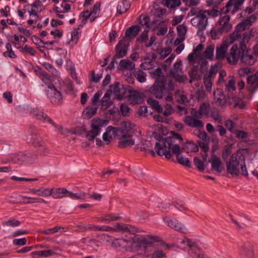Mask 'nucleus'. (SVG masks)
<instances>
[{
	"label": "nucleus",
	"mask_w": 258,
	"mask_h": 258,
	"mask_svg": "<svg viewBox=\"0 0 258 258\" xmlns=\"http://www.w3.org/2000/svg\"><path fill=\"white\" fill-rule=\"evenodd\" d=\"M182 141L179 134L174 133L172 136L163 138L156 142L154 149L159 156L164 155L168 160L174 161L173 155H175L178 163L189 168L191 167L189 160L181 155L183 149L180 147V144Z\"/></svg>",
	"instance_id": "1"
},
{
	"label": "nucleus",
	"mask_w": 258,
	"mask_h": 258,
	"mask_svg": "<svg viewBox=\"0 0 258 258\" xmlns=\"http://www.w3.org/2000/svg\"><path fill=\"white\" fill-rule=\"evenodd\" d=\"M245 156L243 150H237L232 154L226 161V170L228 174L237 176L241 174L247 176L248 171L246 167Z\"/></svg>",
	"instance_id": "2"
},
{
	"label": "nucleus",
	"mask_w": 258,
	"mask_h": 258,
	"mask_svg": "<svg viewBox=\"0 0 258 258\" xmlns=\"http://www.w3.org/2000/svg\"><path fill=\"white\" fill-rule=\"evenodd\" d=\"M218 11L215 10H204L200 8H192L188 15L194 16L190 20L191 25L198 29V34H200L203 30L206 29L208 23V16H217Z\"/></svg>",
	"instance_id": "3"
},
{
	"label": "nucleus",
	"mask_w": 258,
	"mask_h": 258,
	"mask_svg": "<svg viewBox=\"0 0 258 258\" xmlns=\"http://www.w3.org/2000/svg\"><path fill=\"white\" fill-rule=\"evenodd\" d=\"M256 17L251 15L243 20L236 27L235 30L230 34L229 36V41L230 43H233L235 41H238L240 43V45L243 44L245 45V43H247L252 36L251 31H247L242 32L248 29L251 25L252 23L255 20Z\"/></svg>",
	"instance_id": "4"
},
{
	"label": "nucleus",
	"mask_w": 258,
	"mask_h": 258,
	"mask_svg": "<svg viewBox=\"0 0 258 258\" xmlns=\"http://www.w3.org/2000/svg\"><path fill=\"white\" fill-rule=\"evenodd\" d=\"M136 132L135 125L131 122H122L118 135V146L120 148H126L134 145L135 141L132 137Z\"/></svg>",
	"instance_id": "5"
},
{
	"label": "nucleus",
	"mask_w": 258,
	"mask_h": 258,
	"mask_svg": "<svg viewBox=\"0 0 258 258\" xmlns=\"http://www.w3.org/2000/svg\"><path fill=\"white\" fill-rule=\"evenodd\" d=\"M179 243L184 249L187 250V258H209L202 253L196 243L187 237L181 239Z\"/></svg>",
	"instance_id": "6"
},
{
	"label": "nucleus",
	"mask_w": 258,
	"mask_h": 258,
	"mask_svg": "<svg viewBox=\"0 0 258 258\" xmlns=\"http://www.w3.org/2000/svg\"><path fill=\"white\" fill-rule=\"evenodd\" d=\"M108 123L106 119L95 118L91 121L90 130L86 132V137L89 141H93L94 139L101 133V128L106 126Z\"/></svg>",
	"instance_id": "7"
},
{
	"label": "nucleus",
	"mask_w": 258,
	"mask_h": 258,
	"mask_svg": "<svg viewBox=\"0 0 258 258\" xmlns=\"http://www.w3.org/2000/svg\"><path fill=\"white\" fill-rule=\"evenodd\" d=\"M30 112L32 116L36 119L40 120L43 122H47L51 124L53 126L57 129V131L59 132L61 135H67L69 133H75L74 132H72L70 130L67 129L63 130L61 126H59L55 123L51 118L42 111L37 109H31Z\"/></svg>",
	"instance_id": "8"
},
{
	"label": "nucleus",
	"mask_w": 258,
	"mask_h": 258,
	"mask_svg": "<svg viewBox=\"0 0 258 258\" xmlns=\"http://www.w3.org/2000/svg\"><path fill=\"white\" fill-rule=\"evenodd\" d=\"M246 46L240 45L239 47L237 45H233L230 49L229 52L226 55V58L230 64H235L240 60L241 54L243 53V49H246Z\"/></svg>",
	"instance_id": "9"
},
{
	"label": "nucleus",
	"mask_w": 258,
	"mask_h": 258,
	"mask_svg": "<svg viewBox=\"0 0 258 258\" xmlns=\"http://www.w3.org/2000/svg\"><path fill=\"white\" fill-rule=\"evenodd\" d=\"M238 252L242 258H255V249L252 242L247 241L238 247Z\"/></svg>",
	"instance_id": "10"
},
{
	"label": "nucleus",
	"mask_w": 258,
	"mask_h": 258,
	"mask_svg": "<svg viewBox=\"0 0 258 258\" xmlns=\"http://www.w3.org/2000/svg\"><path fill=\"white\" fill-rule=\"evenodd\" d=\"M218 71L219 66L217 64H215L212 66L209 71L205 74L204 76V84L207 91H211L213 81Z\"/></svg>",
	"instance_id": "11"
},
{
	"label": "nucleus",
	"mask_w": 258,
	"mask_h": 258,
	"mask_svg": "<svg viewBox=\"0 0 258 258\" xmlns=\"http://www.w3.org/2000/svg\"><path fill=\"white\" fill-rule=\"evenodd\" d=\"M165 90L163 81L156 80L154 84L149 89L148 93L157 99L163 98Z\"/></svg>",
	"instance_id": "12"
},
{
	"label": "nucleus",
	"mask_w": 258,
	"mask_h": 258,
	"mask_svg": "<svg viewBox=\"0 0 258 258\" xmlns=\"http://www.w3.org/2000/svg\"><path fill=\"white\" fill-rule=\"evenodd\" d=\"M46 92L48 97L52 104L58 105L62 103V98L61 93L55 88L53 85H49Z\"/></svg>",
	"instance_id": "13"
},
{
	"label": "nucleus",
	"mask_w": 258,
	"mask_h": 258,
	"mask_svg": "<svg viewBox=\"0 0 258 258\" xmlns=\"http://www.w3.org/2000/svg\"><path fill=\"white\" fill-rule=\"evenodd\" d=\"M129 40L126 38H123L120 40L115 47L116 54L114 56V60L117 58L124 57L126 55Z\"/></svg>",
	"instance_id": "14"
},
{
	"label": "nucleus",
	"mask_w": 258,
	"mask_h": 258,
	"mask_svg": "<svg viewBox=\"0 0 258 258\" xmlns=\"http://www.w3.org/2000/svg\"><path fill=\"white\" fill-rule=\"evenodd\" d=\"M163 220L164 223L169 227L178 232L184 233L186 230L185 226L176 219L166 216L163 218Z\"/></svg>",
	"instance_id": "15"
},
{
	"label": "nucleus",
	"mask_w": 258,
	"mask_h": 258,
	"mask_svg": "<svg viewBox=\"0 0 258 258\" xmlns=\"http://www.w3.org/2000/svg\"><path fill=\"white\" fill-rule=\"evenodd\" d=\"M182 71V61L179 60L176 61L172 70L170 71L171 76L177 81L182 83L186 81L187 77L180 74Z\"/></svg>",
	"instance_id": "16"
},
{
	"label": "nucleus",
	"mask_w": 258,
	"mask_h": 258,
	"mask_svg": "<svg viewBox=\"0 0 258 258\" xmlns=\"http://www.w3.org/2000/svg\"><path fill=\"white\" fill-rule=\"evenodd\" d=\"M120 129L112 126H109L106 128L105 132L103 134L102 139L105 144H109L113 139L117 137L120 134Z\"/></svg>",
	"instance_id": "17"
},
{
	"label": "nucleus",
	"mask_w": 258,
	"mask_h": 258,
	"mask_svg": "<svg viewBox=\"0 0 258 258\" xmlns=\"http://www.w3.org/2000/svg\"><path fill=\"white\" fill-rule=\"evenodd\" d=\"M244 1V0H229L222 11L224 14L229 12L234 14L241 9Z\"/></svg>",
	"instance_id": "18"
},
{
	"label": "nucleus",
	"mask_w": 258,
	"mask_h": 258,
	"mask_svg": "<svg viewBox=\"0 0 258 258\" xmlns=\"http://www.w3.org/2000/svg\"><path fill=\"white\" fill-rule=\"evenodd\" d=\"M111 246L119 251H129L128 239L114 238L111 242Z\"/></svg>",
	"instance_id": "19"
},
{
	"label": "nucleus",
	"mask_w": 258,
	"mask_h": 258,
	"mask_svg": "<svg viewBox=\"0 0 258 258\" xmlns=\"http://www.w3.org/2000/svg\"><path fill=\"white\" fill-rule=\"evenodd\" d=\"M58 251H61L59 247L53 246L51 249L38 250L32 252L31 253V255L33 258L47 257L56 254Z\"/></svg>",
	"instance_id": "20"
},
{
	"label": "nucleus",
	"mask_w": 258,
	"mask_h": 258,
	"mask_svg": "<svg viewBox=\"0 0 258 258\" xmlns=\"http://www.w3.org/2000/svg\"><path fill=\"white\" fill-rule=\"evenodd\" d=\"M139 236L142 249L146 248L152 244L158 241L159 240V237L151 235L146 236L139 235Z\"/></svg>",
	"instance_id": "21"
},
{
	"label": "nucleus",
	"mask_w": 258,
	"mask_h": 258,
	"mask_svg": "<svg viewBox=\"0 0 258 258\" xmlns=\"http://www.w3.org/2000/svg\"><path fill=\"white\" fill-rule=\"evenodd\" d=\"M26 140L28 143L32 145L35 148H37L38 146H42L43 142L40 135L35 131L31 132Z\"/></svg>",
	"instance_id": "22"
},
{
	"label": "nucleus",
	"mask_w": 258,
	"mask_h": 258,
	"mask_svg": "<svg viewBox=\"0 0 258 258\" xmlns=\"http://www.w3.org/2000/svg\"><path fill=\"white\" fill-rule=\"evenodd\" d=\"M209 162L211 163V168L213 170L221 173L224 170V167L221 158L214 154H212V159Z\"/></svg>",
	"instance_id": "23"
},
{
	"label": "nucleus",
	"mask_w": 258,
	"mask_h": 258,
	"mask_svg": "<svg viewBox=\"0 0 258 258\" xmlns=\"http://www.w3.org/2000/svg\"><path fill=\"white\" fill-rule=\"evenodd\" d=\"M240 63L243 66H251L255 62V58L253 55L249 54L248 50L243 49V53H242L240 58Z\"/></svg>",
	"instance_id": "24"
},
{
	"label": "nucleus",
	"mask_w": 258,
	"mask_h": 258,
	"mask_svg": "<svg viewBox=\"0 0 258 258\" xmlns=\"http://www.w3.org/2000/svg\"><path fill=\"white\" fill-rule=\"evenodd\" d=\"M115 229L113 232L122 231V232H128L132 233H135L137 232V228L130 225L125 224L116 223L114 227H113Z\"/></svg>",
	"instance_id": "25"
},
{
	"label": "nucleus",
	"mask_w": 258,
	"mask_h": 258,
	"mask_svg": "<svg viewBox=\"0 0 258 258\" xmlns=\"http://www.w3.org/2000/svg\"><path fill=\"white\" fill-rule=\"evenodd\" d=\"M247 83L248 85V91L250 93H253L258 88V72L248 76L247 78Z\"/></svg>",
	"instance_id": "26"
},
{
	"label": "nucleus",
	"mask_w": 258,
	"mask_h": 258,
	"mask_svg": "<svg viewBox=\"0 0 258 258\" xmlns=\"http://www.w3.org/2000/svg\"><path fill=\"white\" fill-rule=\"evenodd\" d=\"M230 19V16L225 15L217 22V24L220 26L219 28L221 32H227L231 29V25L229 23Z\"/></svg>",
	"instance_id": "27"
},
{
	"label": "nucleus",
	"mask_w": 258,
	"mask_h": 258,
	"mask_svg": "<svg viewBox=\"0 0 258 258\" xmlns=\"http://www.w3.org/2000/svg\"><path fill=\"white\" fill-rule=\"evenodd\" d=\"M139 235L128 239L129 251L135 252L142 249Z\"/></svg>",
	"instance_id": "28"
},
{
	"label": "nucleus",
	"mask_w": 258,
	"mask_h": 258,
	"mask_svg": "<svg viewBox=\"0 0 258 258\" xmlns=\"http://www.w3.org/2000/svg\"><path fill=\"white\" fill-rule=\"evenodd\" d=\"M214 102L217 105L224 106L226 103L225 95L221 89H217L214 92Z\"/></svg>",
	"instance_id": "29"
},
{
	"label": "nucleus",
	"mask_w": 258,
	"mask_h": 258,
	"mask_svg": "<svg viewBox=\"0 0 258 258\" xmlns=\"http://www.w3.org/2000/svg\"><path fill=\"white\" fill-rule=\"evenodd\" d=\"M228 47V44L226 42H223L216 47V58L221 60L225 58Z\"/></svg>",
	"instance_id": "30"
},
{
	"label": "nucleus",
	"mask_w": 258,
	"mask_h": 258,
	"mask_svg": "<svg viewBox=\"0 0 258 258\" xmlns=\"http://www.w3.org/2000/svg\"><path fill=\"white\" fill-rule=\"evenodd\" d=\"M184 122L189 126L196 128H202L204 126L203 122L191 116H186Z\"/></svg>",
	"instance_id": "31"
},
{
	"label": "nucleus",
	"mask_w": 258,
	"mask_h": 258,
	"mask_svg": "<svg viewBox=\"0 0 258 258\" xmlns=\"http://www.w3.org/2000/svg\"><path fill=\"white\" fill-rule=\"evenodd\" d=\"M174 97L179 104H185L189 102L187 94L182 90H176L174 92Z\"/></svg>",
	"instance_id": "32"
},
{
	"label": "nucleus",
	"mask_w": 258,
	"mask_h": 258,
	"mask_svg": "<svg viewBox=\"0 0 258 258\" xmlns=\"http://www.w3.org/2000/svg\"><path fill=\"white\" fill-rule=\"evenodd\" d=\"M140 30V26L137 25L132 26L126 30L125 35L123 38H127L130 41L131 39L135 37L138 34Z\"/></svg>",
	"instance_id": "33"
},
{
	"label": "nucleus",
	"mask_w": 258,
	"mask_h": 258,
	"mask_svg": "<svg viewBox=\"0 0 258 258\" xmlns=\"http://www.w3.org/2000/svg\"><path fill=\"white\" fill-rule=\"evenodd\" d=\"M51 196L54 199H62L65 197V194H68L69 190L64 187L50 188Z\"/></svg>",
	"instance_id": "34"
},
{
	"label": "nucleus",
	"mask_w": 258,
	"mask_h": 258,
	"mask_svg": "<svg viewBox=\"0 0 258 258\" xmlns=\"http://www.w3.org/2000/svg\"><path fill=\"white\" fill-rule=\"evenodd\" d=\"M29 192L37 195L40 197H49L51 196L50 188L48 187L39 188L38 189L30 188Z\"/></svg>",
	"instance_id": "35"
},
{
	"label": "nucleus",
	"mask_w": 258,
	"mask_h": 258,
	"mask_svg": "<svg viewBox=\"0 0 258 258\" xmlns=\"http://www.w3.org/2000/svg\"><path fill=\"white\" fill-rule=\"evenodd\" d=\"M111 91H107L101 100V107L103 109H107L112 105L110 100Z\"/></svg>",
	"instance_id": "36"
},
{
	"label": "nucleus",
	"mask_w": 258,
	"mask_h": 258,
	"mask_svg": "<svg viewBox=\"0 0 258 258\" xmlns=\"http://www.w3.org/2000/svg\"><path fill=\"white\" fill-rule=\"evenodd\" d=\"M67 51L65 49H58L56 55V63L58 66H62L63 60L67 59Z\"/></svg>",
	"instance_id": "37"
},
{
	"label": "nucleus",
	"mask_w": 258,
	"mask_h": 258,
	"mask_svg": "<svg viewBox=\"0 0 258 258\" xmlns=\"http://www.w3.org/2000/svg\"><path fill=\"white\" fill-rule=\"evenodd\" d=\"M129 101L134 104H137L142 101V97L139 92L133 90L130 92Z\"/></svg>",
	"instance_id": "38"
},
{
	"label": "nucleus",
	"mask_w": 258,
	"mask_h": 258,
	"mask_svg": "<svg viewBox=\"0 0 258 258\" xmlns=\"http://www.w3.org/2000/svg\"><path fill=\"white\" fill-rule=\"evenodd\" d=\"M202 71L199 72L197 66H194L191 69L189 73V75L191 78L189 80V82L191 83L192 80H200L202 78Z\"/></svg>",
	"instance_id": "39"
},
{
	"label": "nucleus",
	"mask_w": 258,
	"mask_h": 258,
	"mask_svg": "<svg viewBox=\"0 0 258 258\" xmlns=\"http://www.w3.org/2000/svg\"><path fill=\"white\" fill-rule=\"evenodd\" d=\"M108 91H111V94L113 93L117 96L120 95L121 97L122 95H121V94H123L124 93L122 86L118 82L115 83L114 85H111L110 89Z\"/></svg>",
	"instance_id": "40"
},
{
	"label": "nucleus",
	"mask_w": 258,
	"mask_h": 258,
	"mask_svg": "<svg viewBox=\"0 0 258 258\" xmlns=\"http://www.w3.org/2000/svg\"><path fill=\"white\" fill-rule=\"evenodd\" d=\"M130 3L127 1H122L118 3L117 11V13L122 14L126 12V11L130 8Z\"/></svg>",
	"instance_id": "41"
},
{
	"label": "nucleus",
	"mask_w": 258,
	"mask_h": 258,
	"mask_svg": "<svg viewBox=\"0 0 258 258\" xmlns=\"http://www.w3.org/2000/svg\"><path fill=\"white\" fill-rule=\"evenodd\" d=\"M11 159L15 163L22 164L23 162H26L25 154L23 152H19L12 155Z\"/></svg>",
	"instance_id": "42"
},
{
	"label": "nucleus",
	"mask_w": 258,
	"mask_h": 258,
	"mask_svg": "<svg viewBox=\"0 0 258 258\" xmlns=\"http://www.w3.org/2000/svg\"><path fill=\"white\" fill-rule=\"evenodd\" d=\"M98 107L96 106H87L83 111V114L87 118H90L97 112Z\"/></svg>",
	"instance_id": "43"
},
{
	"label": "nucleus",
	"mask_w": 258,
	"mask_h": 258,
	"mask_svg": "<svg viewBox=\"0 0 258 258\" xmlns=\"http://www.w3.org/2000/svg\"><path fill=\"white\" fill-rule=\"evenodd\" d=\"M162 4L169 9H174L181 4L180 0H163Z\"/></svg>",
	"instance_id": "44"
},
{
	"label": "nucleus",
	"mask_w": 258,
	"mask_h": 258,
	"mask_svg": "<svg viewBox=\"0 0 258 258\" xmlns=\"http://www.w3.org/2000/svg\"><path fill=\"white\" fill-rule=\"evenodd\" d=\"M147 103L155 108L158 113L162 112L163 108L159 104L157 100L152 98H149L147 99Z\"/></svg>",
	"instance_id": "45"
},
{
	"label": "nucleus",
	"mask_w": 258,
	"mask_h": 258,
	"mask_svg": "<svg viewBox=\"0 0 258 258\" xmlns=\"http://www.w3.org/2000/svg\"><path fill=\"white\" fill-rule=\"evenodd\" d=\"M228 83L225 85V91L227 92L233 91L235 90V80L233 76H229L228 78Z\"/></svg>",
	"instance_id": "46"
},
{
	"label": "nucleus",
	"mask_w": 258,
	"mask_h": 258,
	"mask_svg": "<svg viewBox=\"0 0 258 258\" xmlns=\"http://www.w3.org/2000/svg\"><path fill=\"white\" fill-rule=\"evenodd\" d=\"M134 77L140 83L145 82L146 80V74L141 70H137L134 72Z\"/></svg>",
	"instance_id": "47"
},
{
	"label": "nucleus",
	"mask_w": 258,
	"mask_h": 258,
	"mask_svg": "<svg viewBox=\"0 0 258 258\" xmlns=\"http://www.w3.org/2000/svg\"><path fill=\"white\" fill-rule=\"evenodd\" d=\"M186 149L188 152H197L199 151L198 146L192 141H187L182 149Z\"/></svg>",
	"instance_id": "48"
},
{
	"label": "nucleus",
	"mask_w": 258,
	"mask_h": 258,
	"mask_svg": "<svg viewBox=\"0 0 258 258\" xmlns=\"http://www.w3.org/2000/svg\"><path fill=\"white\" fill-rule=\"evenodd\" d=\"M23 199H28L29 201L25 202L24 204H31L35 203H42L44 204H47V202L45 200L39 198H32V197H28L25 196H20Z\"/></svg>",
	"instance_id": "49"
},
{
	"label": "nucleus",
	"mask_w": 258,
	"mask_h": 258,
	"mask_svg": "<svg viewBox=\"0 0 258 258\" xmlns=\"http://www.w3.org/2000/svg\"><path fill=\"white\" fill-rule=\"evenodd\" d=\"M80 34V32L79 31V28H77L72 31L71 39L69 41V43L72 44L73 46L76 44L79 38Z\"/></svg>",
	"instance_id": "50"
},
{
	"label": "nucleus",
	"mask_w": 258,
	"mask_h": 258,
	"mask_svg": "<svg viewBox=\"0 0 258 258\" xmlns=\"http://www.w3.org/2000/svg\"><path fill=\"white\" fill-rule=\"evenodd\" d=\"M119 66L121 69H128L132 70L135 68V64L127 59H122L119 62Z\"/></svg>",
	"instance_id": "51"
},
{
	"label": "nucleus",
	"mask_w": 258,
	"mask_h": 258,
	"mask_svg": "<svg viewBox=\"0 0 258 258\" xmlns=\"http://www.w3.org/2000/svg\"><path fill=\"white\" fill-rule=\"evenodd\" d=\"M97 237L103 242L106 244H110L111 245V242L113 240L112 239V237L107 234L98 233L97 234Z\"/></svg>",
	"instance_id": "52"
},
{
	"label": "nucleus",
	"mask_w": 258,
	"mask_h": 258,
	"mask_svg": "<svg viewBox=\"0 0 258 258\" xmlns=\"http://www.w3.org/2000/svg\"><path fill=\"white\" fill-rule=\"evenodd\" d=\"M7 51L4 53V55L5 57H9L11 58H15L17 57V55L15 53L12 49V45L10 43H7L6 46Z\"/></svg>",
	"instance_id": "53"
},
{
	"label": "nucleus",
	"mask_w": 258,
	"mask_h": 258,
	"mask_svg": "<svg viewBox=\"0 0 258 258\" xmlns=\"http://www.w3.org/2000/svg\"><path fill=\"white\" fill-rule=\"evenodd\" d=\"M214 45H211L208 46L205 52H204V56L206 58L209 59H212L213 58V54H214Z\"/></svg>",
	"instance_id": "54"
},
{
	"label": "nucleus",
	"mask_w": 258,
	"mask_h": 258,
	"mask_svg": "<svg viewBox=\"0 0 258 258\" xmlns=\"http://www.w3.org/2000/svg\"><path fill=\"white\" fill-rule=\"evenodd\" d=\"M44 68L50 73L52 74L54 77H58L59 76V74L57 70H56L53 66L47 62L44 63L43 64Z\"/></svg>",
	"instance_id": "55"
},
{
	"label": "nucleus",
	"mask_w": 258,
	"mask_h": 258,
	"mask_svg": "<svg viewBox=\"0 0 258 258\" xmlns=\"http://www.w3.org/2000/svg\"><path fill=\"white\" fill-rule=\"evenodd\" d=\"M36 148L40 155L45 156L49 154V150L45 146L44 142L42 143V146H38Z\"/></svg>",
	"instance_id": "56"
},
{
	"label": "nucleus",
	"mask_w": 258,
	"mask_h": 258,
	"mask_svg": "<svg viewBox=\"0 0 258 258\" xmlns=\"http://www.w3.org/2000/svg\"><path fill=\"white\" fill-rule=\"evenodd\" d=\"M187 60L189 63H191L195 66V64L198 62L200 59V57L198 56V54L192 52L187 56Z\"/></svg>",
	"instance_id": "57"
},
{
	"label": "nucleus",
	"mask_w": 258,
	"mask_h": 258,
	"mask_svg": "<svg viewBox=\"0 0 258 258\" xmlns=\"http://www.w3.org/2000/svg\"><path fill=\"white\" fill-rule=\"evenodd\" d=\"M120 217L118 214H111L105 215L102 217V220L106 222H111L119 219Z\"/></svg>",
	"instance_id": "58"
},
{
	"label": "nucleus",
	"mask_w": 258,
	"mask_h": 258,
	"mask_svg": "<svg viewBox=\"0 0 258 258\" xmlns=\"http://www.w3.org/2000/svg\"><path fill=\"white\" fill-rule=\"evenodd\" d=\"M223 33H224V32H221L219 28L217 29L213 28L210 31V35L213 39L219 38Z\"/></svg>",
	"instance_id": "59"
},
{
	"label": "nucleus",
	"mask_w": 258,
	"mask_h": 258,
	"mask_svg": "<svg viewBox=\"0 0 258 258\" xmlns=\"http://www.w3.org/2000/svg\"><path fill=\"white\" fill-rule=\"evenodd\" d=\"M83 242L86 244L93 247L96 250H97V248L99 247V245L97 243V241L95 239L84 238L83 239Z\"/></svg>",
	"instance_id": "60"
},
{
	"label": "nucleus",
	"mask_w": 258,
	"mask_h": 258,
	"mask_svg": "<svg viewBox=\"0 0 258 258\" xmlns=\"http://www.w3.org/2000/svg\"><path fill=\"white\" fill-rule=\"evenodd\" d=\"M194 134L195 135L198 136L200 139L204 140V141H209V138L208 137L207 133L204 131H201L199 130H195L194 131Z\"/></svg>",
	"instance_id": "61"
},
{
	"label": "nucleus",
	"mask_w": 258,
	"mask_h": 258,
	"mask_svg": "<svg viewBox=\"0 0 258 258\" xmlns=\"http://www.w3.org/2000/svg\"><path fill=\"white\" fill-rule=\"evenodd\" d=\"M164 111L163 112V114L165 116H168L175 112V109L171 104H166L164 105Z\"/></svg>",
	"instance_id": "62"
},
{
	"label": "nucleus",
	"mask_w": 258,
	"mask_h": 258,
	"mask_svg": "<svg viewBox=\"0 0 258 258\" xmlns=\"http://www.w3.org/2000/svg\"><path fill=\"white\" fill-rule=\"evenodd\" d=\"M68 197L73 199L82 200L84 199L85 197V194L84 192L74 194L71 191H69V192H68Z\"/></svg>",
	"instance_id": "63"
},
{
	"label": "nucleus",
	"mask_w": 258,
	"mask_h": 258,
	"mask_svg": "<svg viewBox=\"0 0 258 258\" xmlns=\"http://www.w3.org/2000/svg\"><path fill=\"white\" fill-rule=\"evenodd\" d=\"M165 253L161 250L155 251L150 255V258H166Z\"/></svg>",
	"instance_id": "64"
}]
</instances>
